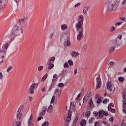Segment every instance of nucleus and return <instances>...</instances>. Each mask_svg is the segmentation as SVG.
I'll return each mask as SVG.
<instances>
[{
	"label": "nucleus",
	"mask_w": 126,
	"mask_h": 126,
	"mask_svg": "<svg viewBox=\"0 0 126 126\" xmlns=\"http://www.w3.org/2000/svg\"><path fill=\"white\" fill-rule=\"evenodd\" d=\"M79 21L76 25L75 28L77 31H83V21L84 20V16L80 15L79 16Z\"/></svg>",
	"instance_id": "obj_1"
},
{
	"label": "nucleus",
	"mask_w": 126,
	"mask_h": 126,
	"mask_svg": "<svg viewBox=\"0 0 126 126\" xmlns=\"http://www.w3.org/2000/svg\"><path fill=\"white\" fill-rule=\"evenodd\" d=\"M49 126V123L47 121L45 122L44 124L42 125V126Z\"/></svg>",
	"instance_id": "obj_45"
},
{
	"label": "nucleus",
	"mask_w": 126,
	"mask_h": 126,
	"mask_svg": "<svg viewBox=\"0 0 126 126\" xmlns=\"http://www.w3.org/2000/svg\"><path fill=\"white\" fill-rule=\"evenodd\" d=\"M118 8V4L115 1L109 2L107 4L108 11H115Z\"/></svg>",
	"instance_id": "obj_3"
},
{
	"label": "nucleus",
	"mask_w": 126,
	"mask_h": 126,
	"mask_svg": "<svg viewBox=\"0 0 126 126\" xmlns=\"http://www.w3.org/2000/svg\"><path fill=\"white\" fill-rule=\"evenodd\" d=\"M55 99H56V96H53L51 100V104H54V102H55Z\"/></svg>",
	"instance_id": "obj_31"
},
{
	"label": "nucleus",
	"mask_w": 126,
	"mask_h": 126,
	"mask_svg": "<svg viewBox=\"0 0 126 126\" xmlns=\"http://www.w3.org/2000/svg\"><path fill=\"white\" fill-rule=\"evenodd\" d=\"M55 59H56L55 57H52L48 60V62H54V61H55Z\"/></svg>",
	"instance_id": "obj_38"
},
{
	"label": "nucleus",
	"mask_w": 126,
	"mask_h": 126,
	"mask_svg": "<svg viewBox=\"0 0 126 126\" xmlns=\"http://www.w3.org/2000/svg\"><path fill=\"white\" fill-rule=\"evenodd\" d=\"M43 119V117L40 116L37 118V122H39V121H41Z\"/></svg>",
	"instance_id": "obj_60"
},
{
	"label": "nucleus",
	"mask_w": 126,
	"mask_h": 126,
	"mask_svg": "<svg viewBox=\"0 0 126 126\" xmlns=\"http://www.w3.org/2000/svg\"><path fill=\"white\" fill-rule=\"evenodd\" d=\"M101 87V78H100V75H98V77L96 78V89H99Z\"/></svg>",
	"instance_id": "obj_8"
},
{
	"label": "nucleus",
	"mask_w": 126,
	"mask_h": 126,
	"mask_svg": "<svg viewBox=\"0 0 126 126\" xmlns=\"http://www.w3.org/2000/svg\"><path fill=\"white\" fill-rule=\"evenodd\" d=\"M70 120H71V114L69 113L66 119V121L67 122V123H68L70 122Z\"/></svg>",
	"instance_id": "obj_16"
},
{
	"label": "nucleus",
	"mask_w": 126,
	"mask_h": 126,
	"mask_svg": "<svg viewBox=\"0 0 126 126\" xmlns=\"http://www.w3.org/2000/svg\"><path fill=\"white\" fill-rule=\"evenodd\" d=\"M13 34L12 33L11 34H10L9 36V38L10 40H11V41H13V40H14V39L12 38V37H13Z\"/></svg>",
	"instance_id": "obj_48"
},
{
	"label": "nucleus",
	"mask_w": 126,
	"mask_h": 126,
	"mask_svg": "<svg viewBox=\"0 0 126 126\" xmlns=\"http://www.w3.org/2000/svg\"><path fill=\"white\" fill-rule=\"evenodd\" d=\"M53 37H54V32H51V33H50V34L49 36V38L53 39Z\"/></svg>",
	"instance_id": "obj_41"
},
{
	"label": "nucleus",
	"mask_w": 126,
	"mask_h": 126,
	"mask_svg": "<svg viewBox=\"0 0 126 126\" xmlns=\"http://www.w3.org/2000/svg\"><path fill=\"white\" fill-rule=\"evenodd\" d=\"M78 34L77 36V39L78 41H80L82 38H83V31H78Z\"/></svg>",
	"instance_id": "obj_11"
},
{
	"label": "nucleus",
	"mask_w": 126,
	"mask_h": 126,
	"mask_svg": "<svg viewBox=\"0 0 126 126\" xmlns=\"http://www.w3.org/2000/svg\"><path fill=\"white\" fill-rule=\"evenodd\" d=\"M86 125V122L85 121V120H83L80 123V126H85Z\"/></svg>",
	"instance_id": "obj_27"
},
{
	"label": "nucleus",
	"mask_w": 126,
	"mask_h": 126,
	"mask_svg": "<svg viewBox=\"0 0 126 126\" xmlns=\"http://www.w3.org/2000/svg\"><path fill=\"white\" fill-rule=\"evenodd\" d=\"M78 121V117H76L74 119V120L73 123H74L75 124H76L77 123V121Z\"/></svg>",
	"instance_id": "obj_51"
},
{
	"label": "nucleus",
	"mask_w": 126,
	"mask_h": 126,
	"mask_svg": "<svg viewBox=\"0 0 126 126\" xmlns=\"http://www.w3.org/2000/svg\"><path fill=\"white\" fill-rule=\"evenodd\" d=\"M52 111H53V106L52 105H50L47 109L48 113H52Z\"/></svg>",
	"instance_id": "obj_18"
},
{
	"label": "nucleus",
	"mask_w": 126,
	"mask_h": 126,
	"mask_svg": "<svg viewBox=\"0 0 126 126\" xmlns=\"http://www.w3.org/2000/svg\"><path fill=\"white\" fill-rule=\"evenodd\" d=\"M80 3H78L74 5V7H78L80 5Z\"/></svg>",
	"instance_id": "obj_58"
},
{
	"label": "nucleus",
	"mask_w": 126,
	"mask_h": 126,
	"mask_svg": "<svg viewBox=\"0 0 126 126\" xmlns=\"http://www.w3.org/2000/svg\"><path fill=\"white\" fill-rule=\"evenodd\" d=\"M112 107L114 108V105H113V103H111L109 105L108 107V111H110V110H111V108Z\"/></svg>",
	"instance_id": "obj_35"
},
{
	"label": "nucleus",
	"mask_w": 126,
	"mask_h": 126,
	"mask_svg": "<svg viewBox=\"0 0 126 126\" xmlns=\"http://www.w3.org/2000/svg\"><path fill=\"white\" fill-rule=\"evenodd\" d=\"M63 86H64V84L63 83H60L58 85V87H63Z\"/></svg>",
	"instance_id": "obj_43"
},
{
	"label": "nucleus",
	"mask_w": 126,
	"mask_h": 126,
	"mask_svg": "<svg viewBox=\"0 0 126 126\" xmlns=\"http://www.w3.org/2000/svg\"><path fill=\"white\" fill-rule=\"evenodd\" d=\"M123 98L124 100H126V89H125L123 92Z\"/></svg>",
	"instance_id": "obj_17"
},
{
	"label": "nucleus",
	"mask_w": 126,
	"mask_h": 126,
	"mask_svg": "<svg viewBox=\"0 0 126 126\" xmlns=\"http://www.w3.org/2000/svg\"><path fill=\"white\" fill-rule=\"evenodd\" d=\"M93 114L94 116V117H97V116H98L99 115L98 114V112L97 111H94L93 112Z\"/></svg>",
	"instance_id": "obj_54"
},
{
	"label": "nucleus",
	"mask_w": 126,
	"mask_h": 126,
	"mask_svg": "<svg viewBox=\"0 0 126 126\" xmlns=\"http://www.w3.org/2000/svg\"><path fill=\"white\" fill-rule=\"evenodd\" d=\"M22 110H23V106H21L17 112V118L19 120H20L21 117H22V114H21V111H22Z\"/></svg>",
	"instance_id": "obj_5"
},
{
	"label": "nucleus",
	"mask_w": 126,
	"mask_h": 126,
	"mask_svg": "<svg viewBox=\"0 0 126 126\" xmlns=\"http://www.w3.org/2000/svg\"><path fill=\"white\" fill-rule=\"evenodd\" d=\"M4 60H5V58L4 57L0 56V63H3L4 62Z\"/></svg>",
	"instance_id": "obj_29"
},
{
	"label": "nucleus",
	"mask_w": 126,
	"mask_h": 126,
	"mask_svg": "<svg viewBox=\"0 0 126 126\" xmlns=\"http://www.w3.org/2000/svg\"><path fill=\"white\" fill-rule=\"evenodd\" d=\"M37 83H34L32 84V85L30 86L29 89V92L30 94H34V89H35V88L37 87Z\"/></svg>",
	"instance_id": "obj_4"
},
{
	"label": "nucleus",
	"mask_w": 126,
	"mask_h": 126,
	"mask_svg": "<svg viewBox=\"0 0 126 126\" xmlns=\"http://www.w3.org/2000/svg\"><path fill=\"white\" fill-rule=\"evenodd\" d=\"M88 99L89 98H88V97H87V95H85L83 100V103L86 102V101H87Z\"/></svg>",
	"instance_id": "obj_34"
},
{
	"label": "nucleus",
	"mask_w": 126,
	"mask_h": 126,
	"mask_svg": "<svg viewBox=\"0 0 126 126\" xmlns=\"http://www.w3.org/2000/svg\"><path fill=\"white\" fill-rule=\"evenodd\" d=\"M107 102H108V99L107 98L105 99L103 101V104H106Z\"/></svg>",
	"instance_id": "obj_59"
},
{
	"label": "nucleus",
	"mask_w": 126,
	"mask_h": 126,
	"mask_svg": "<svg viewBox=\"0 0 126 126\" xmlns=\"http://www.w3.org/2000/svg\"><path fill=\"white\" fill-rule=\"evenodd\" d=\"M91 114V112H90V111H87L85 114V116L86 117H89V116H90V114Z\"/></svg>",
	"instance_id": "obj_33"
},
{
	"label": "nucleus",
	"mask_w": 126,
	"mask_h": 126,
	"mask_svg": "<svg viewBox=\"0 0 126 126\" xmlns=\"http://www.w3.org/2000/svg\"><path fill=\"white\" fill-rule=\"evenodd\" d=\"M61 29L62 30H66L67 29V26L65 24L61 25Z\"/></svg>",
	"instance_id": "obj_19"
},
{
	"label": "nucleus",
	"mask_w": 126,
	"mask_h": 126,
	"mask_svg": "<svg viewBox=\"0 0 126 126\" xmlns=\"http://www.w3.org/2000/svg\"><path fill=\"white\" fill-rule=\"evenodd\" d=\"M111 113H115L116 110L114 108L110 109Z\"/></svg>",
	"instance_id": "obj_61"
},
{
	"label": "nucleus",
	"mask_w": 126,
	"mask_h": 126,
	"mask_svg": "<svg viewBox=\"0 0 126 126\" xmlns=\"http://www.w3.org/2000/svg\"><path fill=\"white\" fill-rule=\"evenodd\" d=\"M88 6L84 7V9H83V13L84 14L87 13V11H88Z\"/></svg>",
	"instance_id": "obj_24"
},
{
	"label": "nucleus",
	"mask_w": 126,
	"mask_h": 126,
	"mask_svg": "<svg viewBox=\"0 0 126 126\" xmlns=\"http://www.w3.org/2000/svg\"><path fill=\"white\" fill-rule=\"evenodd\" d=\"M122 22H117L115 24L116 26H120V25H122Z\"/></svg>",
	"instance_id": "obj_55"
},
{
	"label": "nucleus",
	"mask_w": 126,
	"mask_h": 126,
	"mask_svg": "<svg viewBox=\"0 0 126 126\" xmlns=\"http://www.w3.org/2000/svg\"><path fill=\"white\" fill-rule=\"evenodd\" d=\"M103 98L102 97L99 98L96 101L97 104H100V102H102V100Z\"/></svg>",
	"instance_id": "obj_40"
},
{
	"label": "nucleus",
	"mask_w": 126,
	"mask_h": 126,
	"mask_svg": "<svg viewBox=\"0 0 126 126\" xmlns=\"http://www.w3.org/2000/svg\"><path fill=\"white\" fill-rule=\"evenodd\" d=\"M12 69V66L10 65L7 68V72H9Z\"/></svg>",
	"instance_id": "obj_36"
},
{
	"label": "nucleus",
	"mask_w": 126,
	"mask_h": 126,
	"mask_svg": "<svg viewBox=\"0 0 126 126\" xmlns=\"http://www.w3.org/2000/svg\"><path fill=\"white\" fill-rule=\"evenodd\" d=\"M62 94V91H60L59 89H56L54 91V95H55V97L57 99H58V98H60V96H61V94Z\"/></svg>",
	"instance_id": "obj_10"
},
{
	"label": "nucleus",
	"mask_w": 126,
	"mask_h": 126,
	"mask_svg": "<svg viewBox=\"0 0 126 126\" xmlns=\"http://www.w3.org/2000/svg\"><path fill=\"white\" fill-rule=\"evenodd\" d=\"M45 114H46V111L42 110V111L39 113V116H44Z\"/></svg>",
	"instance_id": "obj_39"
},
{
	"label": "nucleus",
	"mask_w": 126,
	"mask_h": 126,
	"mask_svg": "<svg viewBox=\"0 0 126 126\" xmlns=\"http://www.w3.org/2000/svg\"><path fill=\"white\" fill-rule=\"evenodd\" d=\"M121 126H126V123L125 122H123L121 124Z\"/></svg>",
	"instance_id": "obj_63"
},
{
	"label": "nucleus",
	"mask_w": 126,
	"mask_h": 126,
	"mask_svg": "<svg viewBox=\"0 0 126 126\" xmlns=\"http://www.w3.org/2000/svg\"><path fill=\"white\" fill-rule=\"evenodd\" d=\"M48 77V74H45L44 76L42 78L41 81L43 82V81H45L46 80V78Z\"/></svg>",
	"instance_id": "obj_23"
},
{
	"label": "nucleus",
	"mask_w": 126,
	"mask_h": 126,
	"mask_svg": "<svg viewBox=\"0 0 126 126\" xmlns=\"http://www.w3.org/2000/svg\"><path fill=\"white\" fill-rule=\"evenodd\" d=\"M68 63H69V65L70 66L73 65V62L70 60L68 61Z\"/></svg>",
	"instance_id": "obj_37"
},
{
	"label": "nucleus",
	"mask_w": 126,
	"mask_h": 126,
	"mask_svg": "<svg viewBox=\"0 0 126 126\" xmlns=\"http://www.w3.org/2000/svg\"><path fill=\"white\" fill-rule=\"evenodd\" d=\"M81 95H82V94L80 93L77 96L76 100L77 101L78 100H79V98H80V97H81Z\"/></svg>",
	"instance_id": "obj_44"
},
{
	"label": "nucleus",
	"mask_w": 126,
	"mask_h": 126,
	"mask_svg": "<svg viewBox=\"0 0 126 126\" xmlns=\"http://www.w3.org/2000/svg\"><path fill=\"white\" fill-rule=\"evenodd\" d=\"M20 33L21 34L23 33L22 28L17 26H15L12 30V33L13 34L12 39H15V37H16L18 34H20Z\"/></svg>",
	"instance_id": "obj_2"
},
{
	"label": "nucleus",
	"mask_w": 126,
	"mask_h": 126,
	"mask_svg": "<svg viewBox=\"0 0 126 126\" xmlns=\"http://www.w3.org/2000/svg\"><path fill=\"white\" fill-rule=\"evenodd\" d=\"M126 100H124L123 103V107L126 108Z\"/></svg>",
	"instance_id": "obj_52"
},
{
	"label": "nucleus",
	"mask_w": 126,
	"mask_h": 126,
	"mask_svg": "<svg viewBox=\"0 0 126 126\" xmlns=\"http://www.w3.org/2000/svg\"><path fill=\"white\" fill-rule=\"evenodd\" d=\"M64 126H68V122H66L64 123Z\"/></svg>",
	"instance_id": "obj_64"
},
{
	"label": "nucleus",
	"mask_w": 126,
	"mask_h": 126,
	"mask_svg": "<svg viewBox=\"0 0 126 126\" xmlns=\"http://www.w3.org/2000/svg\"><path fill=\"white\" fill-rule=\"evenodd\" d=\"M106 87L107 89H109L110 92H114V91H115V87L112 86V83H111V82L107 83Z\"/></svg>",
	"instance_id": "obj_6"
},
{
	"label": "nucleus",
	"mask_w": 126,
	"mask_h": 126,
	"mask_svg": "<svg viewBox=\"0 0 126 126\" xmlns=\"http://www.w3.org/2000/svg\"><path fill=\"white\" fill-rule=\"evenodd\" d=\"M103 115L104 116H108L109 115V113H108V112L106 111H103Z\"/></svg>",
	"instance_id": "obj_50"
},
{
	"label": "nucleus",
	"mask_w": 126,
	"mask_h": 126,
	"mask_svg": "<svg viewBox=\"0 0 126 126\" xmlns=\"http://www.w3.org/2000/svg\"><path fill=\"white\" fill-rule=\"evenodd\" d=\"M120 19L122 21H124V22H126V17L124 16H122L120 18Z\"/></svg>",
	"instance_id": "obj_42"
},
{
	"label": "nucleus",
	"mask_w": 126,
	"mask_h": 126,
	"mask_svg": "<svg viewBox=\"0 0 126 126\" xmlns=\"http://www.w3.org/2000/svg\"><path fill=\"white\" fill-rule=\"evenodd\" d=\"M72 58H77V56L79 55V53L78 52H76L75 51L72 52L71 54Z\"/></svg>",
	"instance_id": "obj_13"
},
{
	"label": "nucleus",
	"mask_w": 126,
	"mask_h": 126,
	"mask_svg": "<svg viewBox=\"0 0 126 126\" xmlns=\"http://www.w3.org/2000/svg\"><path fill=\"white\" fill-rule=\"evenodd\" d=\"M118 80L119 82H124V81H125V78L123 77H119Z\"/></svg>",
	"instance_id": "obj_26"
},
{
	"label": "nucleus",
	"mask_w": 126,
	"mask_h": 126,
	"mask_svg": "<svg viewBox=\"0 0 126 126\" xmlns=\"http://www.w3.org/2000/svg\"><path fill=\"white\" fill-rule=\"evenodd\" d=\"M57 79H58V78H56L53 79H52V82H53V83H54V82H55L57 80Z\"/></svg>",
	"instance_id": "obj_62"
},
{
	"label": "nucleus",
	"mask_w": 126,
	"mask_h": 126,
	"mask_svg": "<svg viewBox=\"0 0 126 126\" xmlns=\"http://www.w3.org/2000/svg\"><path fill=\"white\" fill-rule=\"evenodd\" d=\"M94 120H95V119L94 118H93V117L91 118V119H90L89 121V124H91V123L94 122Z\"/></svg>",
	"instance_id": "obj_47"
},
{
	"label": "nucleus",
	"mask_w": 126,
	"mask_h": 126,
	"mask_svg": "<svg viewBox=\"0 0 126 126\" xmlns=\"http://www.w3.org/2000/svg\"><path fill=\"white\" fill-rule=\"evenodd\" d=\"M116 30V28H115L113 26L111 27L109 29L110 32H114Z\"/></svg>",
	"instance_id": "obj_32"
},
{
	"label": "nucleus",
	"mask_w": 126,
	"mask_h": 126,
	"mask_svg": "<svg viewBox=\"0 0 126 126\" xmlns=\"http://www.w3.org/2000/svg\"><path fill=\"white\" fill-rule=\"evenodd\" d=\"M117 45H121L122 44V35H119L115 41Z\"/></svg>",
	"instance_id": "obj_12"
},
{
	"label": "nucleus",
	"mask_w": 126,
	"mask_h": 126,
	"mask_svg": "<svg viewBox=\"0 0 126 126\" xmlns=\"http://www.w3.org/2000/svg\"><path fill=\"white\" fill-rule=\"evenodd\" d=\"M89 105H90V106L92 107V108L93 107H94V103H93L92 99H91L90 101H89Z\"/></svg>",
	"instance_id": "obj_21"
},
{
	"label": "nucleus",
	"mask_w": 126,
	"mask_h": 126,
	"mask_svg": "<svg viewBox=\"0 0 126 126\" xmlns=\"http://www.w3.org/2000/svg\"><path fill=\"white\" fill-rule=\"evenodd\" d=\"M115 51V47L114 46L111 47L109 50V54H112L113 52Z\"/></svg>",
	"instance_id": "obj_20"
},
{
	"label": "nucleus",
	"mask_w": 126,
	"mask_h": 126,
	"mask_svg": "<svg viewBox=\"0 0 126 126\" xmlns=\"http://www.w3.org/2000/svg\"><path fill=\"white\" fill-rule=\"evenodd\" d=\"M63 40H64V44L69 46L70 43L69 42V40H68V37H67L66 36H64V37H62L61 41H63Z\"/></svg>",
	"instance_id": "obj_9"
},
{
	"label": "nucleus",
	"mask_w": 126,
	"mask_h": 126,
	"mask_svg": "<svg viewBox=\"0 0 126 126\" xmlns=\"http://www.w3.org/2000/svg\"><path fill=\"white\" fill-rule=\"evenodd\" d=\"M63 66L64 68H68L69 67V65H68V63L67 62H66L64 64Z\"/></svg>",
	"instance_id": "obj_28"
},
{
	"label": "nucleus",
	"mask_w": 126,
	"mask_h": 126,
	"mask_svg": "<svg viewBox=\"0 0 126 126\" xmlns=\"http://www.w3.org/2000/svg\"><path fill=\"white\" fill-rule=\"evenodd\" d=\"M97 113H98V117H100V116H101V117H103V114H103V112H102V111H98V112Z\"/></svg>",
	"instance_id": "obj_46"
},
{
	"label": "nucleus",
	"mask_w": 126,
	"mask_h": 126,
	"mask_svg": "<svg viewBox=\"0 0 126 126\" xmlns=\"http://www.w3.org/2000/svg\"><path fill=\"white\" fill-rule=\"evenodd\" d=\"M7 47H8V43H6L4 46H2V50H6V49H7Z\"/></svg>",
	"instance_id": "obj_22"
},
{
	"label": "nucleus",
	"mask_w": 126,
	"mask_h": 126,
	"mask_svg": "<svg viewBox=\"0 0 126 126\" xmlns=\"http://www.w3.org/2000/svg\"><path fill=\"white\" fill-rule=\"evenodd\" d=\"M21 124L20 123V121H18L16 123V125L15 126H20Z\"/></svg>",
	"instance_id": "obj_53"
},
{
	"label": "nucleus",
	"mask_w": 126,
	"mask_h": 126,
	"mask_svg": "<svg viewBox=\"0 0 126 126\" xmlns=\"http://www.w3.org/2000/svg\"><path fill=\"white\" fill-rule=\"evenodd\" d=\"M87 48V45H86L84 46V47L83 48V50L84 52H85V51H86Z\"/></svg>",
	"instance_id": "obj_57"
},
{
	"label": "nucleus",
	"mask_w": 126,
	"mask_h": 126,
	"mask_svg": "<svg viewBox=\"0 0 126 126\" xmlns=\"http://www.w3.org/2000/svg\"><path fill=\"white\" fill-rule=\"evenodd\" d=\"M0 57H2L3 58H4V57H5V51L2 50H1L0 51Z\"/></svg>",
	"instance_id": "obj_15"
},
{
	"label": "nucleus",
	"mask_w": 126,
	"mask_h": 126,
	"mask_svg": "<svg viewBox=\"0 0 126 126\" xmlns=\"http://www.w3.org/2000/svg\"><path fill=\"white\" fill-rule=\"evenodd\" d=\"M43 68H44V66L43 65H40L38 67V71H42Z\"/></svg>",
	"instance_id": "obj_30"
},
{
	"label": "nucleus",
	"mask_w": 126,
	"mask_h": 126,
	"mask_svg": "<svg viewBox=\"0 0 126 126\" xmlns=\"http://www.w3.org/2000/svg\"><path fill=\"white\" fill-rule=\"evenodd\" d=\"M27 20V18H22L18 21V23L19 25H21V22H24V21H26Z\"/></svg>",
	"instance_id": "obj_14"
},
{
	"label": "nucleus",
	"mask_w": 126,
	"mask_h": 126,
	"mask_svg": "<svg viewBox=\"0 0 126 126\" xmlns=\"http://www.w3.org/2000/svg\"><path fill=\"white\" fill-rule=\"evenodd\" d=\"M54 63H52L51 65H48V68L46 69V70L52 69V68H54Z\"/></svg>",
	"instance_id": "obj_25"
},
{
	"label": "nucleus",
	"mask_w": 126,
	"mask_h": 126,
	"mask_svg": "<svg viewBox=\"0 0 126 126\" xmlns=\"http://www.w3.org/2000/svg\"><path fill=\"white\" fill-rule=\"evenodd\" d=\"M42 110V111H44V112H46V111H47V107L43 106Z\"/></svg>",
	"instance_id": "obj_56"
},
{
	"label": "nucleus",
	"mask_w": 126,
	"mask_h": 126,
	"mask_svg": "<svg viewBox=\"0 0 126 126\" xmlns=\"http://www.w3.org/2000/svg\"><path fill=\"white\" fill-rule=\"evenodd\" d=\"M3 79V75L1 72H0V80H2Z\"/></svg>",
	"instance_id": "obj_49"
},
{
	"label": "nucleus",
	"mask_w": 126,
	"mask_h": 126,
	"mask_svg": "<svg viewBox=\"0 0 126 126\" xmlns=\"http://www.w3.org/2000/svg\"><path fill=\"white\" fill-rule=\"evenodd\" d=\"M7 4V0H0V9L4 8Z\"/></svg>",
	"instance_id": "obj_7"
}]
</instances>
